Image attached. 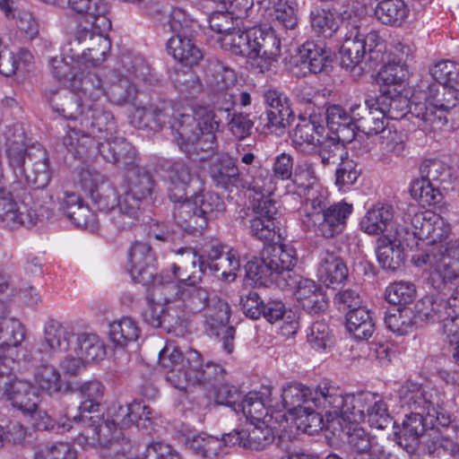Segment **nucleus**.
I'll use <instances>...</instances> for the list:
<instances>
[{"label":"nucleus","mask_w":459,"mask_h":459,"mask_svg":"<svg viewBox=\"0 0 459 459\" xmlns=\"http://www.w3.org/2000/svg\"><path fill=\"white\" fill-rule=\"evenodd\" d=\"M281 400L290 415L308 404L321 409L328 424L359 422L368 415L370 424L383 428L389 420L385 402L378 394H348L329 379L321 380L315 388L300 383L289 384L282 388Z\"/></svg>","instance_id":"f257e3e1"},{"label":"nucleus","mask_w":459,"mask_h":459,"mask_svg":"<svg viewBox=\"0 0 459 459\" xmlns=\"http://www.w3.org/2000/svg\"><path fill=\"white\" fill-rule=\"evenodd\" d=\"M131 124L138 128L158 130L167 122L170 125L175 141L182 152L191 156L213 152L216 148L215 132L221 119L208 107L190 108L191 113L175 109L169 103L140 106L135 103Z\"/></svg>","instance_id":"f03ea898"},{"label":"nucleus","mask_w":459,"mask_h":459,"mask_svg":"<svg viewBox=\"0 0 459 459\" xmlns=\"http://www.w3.org/2000/svg\"><path fill=\"white\" fill-rule=\"evenodd\" d=\"M363 13L361 4L357 1L349 2L340 12L348 30L340 49L342 66L352 70L363 61L371 66L384 62L385 58L409 65L412 56L410 46L398 42L387 54L385 41L379 31L371 30L365 32L359 24Z\"/></svg>","instance_id":"7ed1b4c3"},{"label":"nucleus","mask_w":459,"mask_h":459,"mask_svg":"<svg viewBox=\"0 0 459 459\" xmlns=\"http://www.w3.org/2000/svg\"><path fill=\"white\" fill-rule=\"evenodd\" d=\"M231 13L239 17L238 12L226 10L212 13L209 20L211 29L221 34L218 39L221 47L233 55L247 57L260 73L275 68L281 53L280 39L273 31L231 29Z\"/></svg>","instance_id":"20e7f679"},{"label":"nucleus","mask_w":459,"mask_h":459,"mask_svg":"<svg viewBox=\"0 0 459 459\" xmlns=\"http://www.w3.org/2000/svg\"><path fill=\"white\" fill-rule=\"evenodd\" d=\"M69 119L74 125H68L63 140L64 145L81 160L88 158L91 150L95 147L92 137L97 136V134H105V139L111 136L116 129L113 115L100 104H91L80 110L77 118Z\"/></svg>","instance_id":"39448f33"},{"label":"nucleus","mask_w":459,"mask_h":459,"mask_svg":"<svg viewBox=\"0 0 459 459\" xmlns=\"http://www.w3.org/2000/svg\"><path fill=\"white\" fill-rule=\"evenodd\" d=\"M72 93L66 91H49L47 98L52 109L65 118H77L80 110L97 105L98 101L107 95L99 75L82 68L73 82H69Z\"/></svg>","instance_id":"423d86ee"},{"label":"nucleus","mask_w":459,"mask_h":459,"mask_svg":"<svg viewBox=\"0 0 459 459\" xmlns=\"http://www.w3.org/2000/svg\"><path fill=\"white\" fill-rule=\"evenodd\" d=\"M411 263L429 273V281L437 291L451 294L459 286V247H429L411 256Z\"/></svg>","instance_id":"0eeeda50"},{"label":"nucleus","mask_w":459,"mask_h":459,"mask_svg":"<svg viewBox=\"0 0 459 459\" xmlns=\"http://www.w3.org/2000/svg\"><path fill=\"white\" fill-rule=\"evenodd\" d=\"M9 168L12 171L11 180L22 188L29 186L43 188L50 181L48 157L41 147L32 146L29 149L23 144L11 142L7 148Z\"/></svg>","instance_id":"6e6552de"},{"label":"nucleus","mask_w":459,"mask_h":459,"mask_svg":"<svg viewBox=\"0 0 459 459\" xmlns=\"http://www.w3.org/2000/svg\"><path fill=\"white\" fill-rule=\"evenodd\" d=\"M425 101H418L411 108V115L419 120L418 126L423 131H437L446 124L443 114L459 103L456 87L431 83L425 92Z\"/></svg>","instance_id":"1a4fd4ad"},{"label":"nucleus","mask_w":459,"mask_h":459,"mask_svg":"<svg viewBox=\"0 0 459 459\" xmlns=\"http://www.w3.org/2000/svg\"><path fill=\"white\" fill-rule=\"evenodd\" d=\"M8 181V188L0 187V222L8 229L34 226L43 214L32 207L33 201L28 189Z\"/></svg>","instance_id":"9d476101"},{"label":"nucleus","mask_w":459,"mask_h":459,"mask_svg":"<svg viewBox=\"0 0 459 459\" xmlns=\"http://www.w3.org/2000/svg\"><path fill=\"white\" fill-rule=\"evenodd\" d=\"M127 175V186L120 195L119 217L116 218L121 227H132L138 218L141 203L151 196L155 183L152 175L145 169L131 166Z\"/></svg>","instance_id":"9b49d317"},{"label":"nucleus","mask_w":459,"mask_h":459,"mask_svg":"<svg viewBox=\"0 0 459 459\" xmlns=\"http://www.w3.org/2000/svg\"><path fill=\"white\" fill-rule=\"evenodd\" d=\"M403 219L407 231L403 236L411 238L414 242L416 238L425 239L429 247L456 246L451 239L448 240L451 227L444 218L430 212H419L406 214Z\"/></svg>","instance_id":"f8f14e48"},{"label":"nucleus","mask_w":459,"mask_h":459,"mask_svg":"<svg viewBox=\"0 0 459 459\" xmlns=\"http://www.w3.org/2000/svg\"><path fill=\"white\" fill-rule=\"evenodd\" d=\"M21 347L13 351V356L18 354L17 359H12L8 357V352L2 354L0 359V400L11 402L13 407L19 410L31 411L35 409L37 393L30 383L16 379L12 374L8 366L9 362L19 360Z\"/></svg>","instance_id":"ddd939ff"},{"label":"nucleus","mask_w":459,"mask_h":459,"mask_svg":"<svg viewBox=\"0 0 459 459\" xmlns=\"http://www.w3.org/2000/svg\"><path fill=\"white\" fill-rule=\"evenodd\" d=\"M121 63L126 74H121L117 76V81H114L107 90V96L117 105L130 103L135 106L138 93L135 82L147 81L150 69L143 60L129 55L123 56Z\"/></svg>","instance_id":"4468645a"},{"label":"nucleus","mask_w":459,"mask_h":459,"mask_svg":"<svg viewBox=\"0 0 459 459\" xmlns=\"http://www.w3.org/2000/svg\"><path fill=\"white\" fill-rule=\"evenodd\" d=\"M420 179L413 182L412 192L420 202L434 205L441 202L440 186L450 178V169L439 160H426L420 168Z\"/></svg>","instance_id":"2eb2a0df"},{"label":"nucleus","mask_w":459,"mask_h":459,"mask_svg":"<svg viewBox=\"0 0 459 459\" xmlns=\"http://www.w3.org/2000/svg\"><path fill=\"white\" fill-rule=\"evenodd\" d=\"M398 394L402 407L411 411L412 415L429 420L431 425L438 420V397L436 390L414 382H406L399 388Z\"/></svg>","instance_id":"dca6fc26"},{"label":"nucleus","mask_w":459,"mask_h":459,"mask_svg":"<svg viewBox=\"0 0 459 459\" xmlns=\"http://www.w3.org/2000/svg\"><path fill=\"white\" fill-rule=\"evenodd\" d=\"M453 312L459 313V285L451 294L426 295L414 306L415 319L424 323L443 322Z\"/></svg>","instance_id":"f3484780"},{"label":"nucleus","mask_w":459,"mask_h":459,"mask_svg":"<svg viewBox=\"0 0 459 459\" xmlns=\"http://www.w3.org/2000/svg\"><path fill=\"white\" fill-rule=\"evenodd\" d=\"M237 76L231 68L221 63L211 64L207 70L206 84L220 111L229 112L235 104Z\"/></svg>","instance_id":"a211bd4d"},{"label":"nucleus","mask_w":459,"mask_h":459,"mask_svg":"<svg viewBox=\"0 0 459 459\" xmlns=\"http://www.w3.org/2000/svg\"><path fill=\"white\" fill-rule=\"evenodd\" d=\"M407 231L403 224L396 223L394 233L389 232L377 239V257L380 265L392 272L399 269L404 261V246L412 242L411 238L403 236Z\"/></svg>","instance_id":"6ab92c4d"},{"label":"nucleus","mask_w":459,"mask_h":459,"mask_svg":"<svg viewBox=\"0 0 459 459\" xmlns=\"http://www.w3.org/2000/svg\"><path fill=\"white\" fill-rule=\"evenodd\" d=\"M287 419L281 411L271 415H266L264 421L249 422L246 429H243L246 443L244 447L253 450H262L269 446L282 429L285 428Z\"/></svg>","instance_id":"aec40b11"},{"label":"nucleus","mask_w":459,"mask_h":459,"mask_svg":"<svg viewBox=\"0 0 459 459\" xmlns=\"http://www.w3.org/2000/svg\"><path fill=\"white\" fill-rule=\"evenodd\" d=\"M279 211L273 200H263L255 209V216L250 220V231L253 237L267 243L283 238L278 220Z\"/></svg>","instance_id":"412c9836"},{"label":"nucleus","mask_w":459,"mask_h":459,"mask_svg":"<svg viewBox=\"0 0 459 459\" xmlns=\"http://www.w3.org/2000/svg\"><path fill=\"white\" fill-rule=\"evenodd\" d=\"M264 98L266 104L265 118L262 117L264 126L271 134L282 135L293 117L290 100L284 93L272 89L264 92Z\"/></svg>","instance_id":"4be33fe9"},{"label":"nucleus","mask_w":459,"mask_h":459,"mask_svg":"<svg viewBox=\"0 0 459 459\" xmlns=\"http://www.w3.org/2000/svg\"><path fill=\"white\" fill-rule=\"evenodd\" d=\"M351 212L352 205L339 203L329 206L323 213H315L311 221L302 219V221L307 227H312L316 235L330 238L343 230Z\"/></svg>","instance_id":"5701e85b"},{"label":"nucleus","mask_w":459,"mask_h":459,"mask_svg":"<svg viewBox=\"0 0 459 459\" xmlns=\"http://www.w3.org/2000/svg\"><path fill=\"white\" fill-rule=\"evenodd\" d=\"M107 418L118 429H128L135 425L139 429H147L152 424V409L140 403L127 404L112 403L107 410Z\"/></svg>","instance_id":"b1692460"},{"label":"nucleus","mask_w":459,"mask_h":459,"mask_svg":"<svg viewBox=\"0 0 459 459\" xmlns=\"http://www.w3.org/2000/svg\"><path fill=\"white\" fill-rule=\"evenodd\" d=\"M186 359L188 365L186 370V386L199 385L204 387H216L223 379L224 368L211 361L204 364L197 351H187Z\"/></svg>","instance_id":"393cba45"},{"label":"nucleus","mask_w":459,"mask_h":459,"mask_svg":"<svg viewBox=\"0 0 459 459\" xmlns=\"http://www.w3.org/2000/svg\"><path fill=\"white\" fill-rule=\"evenodd\" d=\"M176 261L171 265V273L175 280L185 286L199 283L205 271L204 256L189 247L179 248L176 252Z\"/></svg>","instance_id":"a878e982"},{"label":"nucleus","mask_w":459,"mask_h":459,"mask_svg":"<svg viewBox=\"0 0 459 459\" xmlns=\"http://www.w3.org/2000/svg\"><path fill=\"white\" fill-rule=\"evenodd\" d=\"M262 262L264 264L272 281L279 278L287 282L291 278V271L297 264L296 251L289 246H268L261 252Z\"/></svg>","instance_id":"bb28decb"},{"label":"nucleus","mask_w":459,"mask_h":459,"mask_svg":"<svg viewBox=\"0 0 459 459\" xmlns=\"http://www.w3.org/2000/svg\"><path fill=\"white\" fill-rule=\"evenodd\" d=\"M286 285L294 289L293 294L300 306L309 314H319L328 307V299L322 288L313 280L301 276L291 277Z\"/></svg>","instance_id":"cd10ccee"},{"label":"nucleus","mask_w":459,"mask_h":459,"mask_svg":"<svg viewBox=\"0 0 459 459\" xmlns=\"http://www.w3.org/2000/svg\"><path fill=\"white\" fill-rule=\"evenodd\" d=\"M186 352L185 354L171 342H168L159 352V363L164 370L166 380L178 390L186 389V370L187 369Z\"/></svg>","instance_id":"c85d7f7f"},{"label":"nucleus","mask_w":459,"mask_h":459,"mask_svg":"<svg viewBox=\"0 0 459 459\" xmlns=\"http://www.w3.org/2000/svg\"><path fill=\"white\" fill-rule=\"evenodd\" d=\"M209 174L213 185L224 190L231 192L246 186L234 159L228 153H221L212 160Z\"/></svg>","instance_id":"c756f323"},{"label":"nucleus","mask_w":459,"mask_h":459,"mask_svg":"<svg viewBox=\"0 0 459 459\" xmlns=\"http://www.w3.org/2000/svg\"><path fill=\"white\" fill-rule=\"evenodd\" d=\"M128 260V270L134 281L151 284L156 272V259L151 247L144 242H135L130 248Z\"/></svg>","instance_id":"7c9ffc66"},{"label":"nucleus","mask_w":459,"mask_h":459,"mask_svg":"<svg viewBox=\"0 0 459 459\" xmlns=\"http://www.w3.org/2000/svg\"><path fill=\"white\" fill-rule=\"evenodd\" d=\"M9 307L4 300L0 299V348L10 352V358L15 359L18 354L13 356V351L22 346L25 339L26 329L16 318L9 316Z\"/></svg>","instance_id":"2f4dec72"},{"label":"nucleus","mask_w":459,"mask_h":459,"mask_svg":"<svg viewBox=\"0 0 459 459\" xmlns=\"http://www.w3.org/2000/svg\"><path fill=\"white\" fill-rule=\"evenodd\" d=\"M73 420L82 421L87 425L82 436L88 446H106L117 437L116 434L118 429L108 418L104 420L99 415H74Z\"/></svg>","instance_id":"473e14b6"},{"label":"nucleus","mask_w":459,"mask_h":459,"mask_svg":"<svg viewBox=\"0 0 459 459\" xmlns=\"http://www.w3.org/2000/svg\"><path fill=\"white\" fill-rule=\"evenodd\" d=\"M70 8L82 15L91 29L108 31L111 22L108 17V4L103 0H68Z\"/></svg>","instance_id":"72a5a7b5"},{"label":"nucleus","mask_w":459,"mask_h":459,"mask_svg":"<svg viewBox=\"0 0 459 459\" xmlns=\"http://www.w3.org/2000/svg\"><path fill=\"white\" fill-rule=\"evenodd\" d=\"M91 30L92 31L83 29L79 32L80 39L89 37V45L86 50L78 56L85 68L100 65L105 60L111 48L110 40L106 37L108 31H100L99 29Z\"/></svg>","instance_id":"f704fd0d"},{"label":"nucleus","mask_w":459,"mask_h":459,"mask_svg":"<svg viewBox=\"0 0 459 459\" xmlns=\"http://www.w3.org/2000/svg\"><path fill=\"white\" fill-rule=\"evenodd\" d=\"M394 208L389 204H377L370 208L360 221V229L368 235L394 233Z\"/></svg>","instance_id":"c9c22d12"},{"label":"nucleus","mask_w":459,"mask_h":459,"mask_svg":"<svg viewBox=\"0 0 459 459\" xmlns=\"http://www.w3.org/2000/svg\"><path fill=\"white\" fill-rule=\"evenodd\" d=\"M325 132V127L310 118L300 117L291 134V142L300 152L314 153Z\"/></svg>","instance_id":"e433bc0d"},{"label":"nucleus","mask_w":459,"mask_h":459,"mask_svg":"<svg viewBox=\"0 0 459 459\" xmlns=\"http://www.w3.org/2000/svg\"><path fill=\"white\" fill-rule=\"evenodd\" d=\"M99 152L108 162L120 164L125 169L134 165L135 150L130 143L122 137L105 138L97 145Z\"/></svg>","instance_id":"4c0bfd02"},{"label":"nucleus","mask_w":459,"mask_h":459,"mask_svg":"<svg viewBox=\"0 0 459 459\" xmlns=\"http://www.w3.org/2000/svg\"><path fill=\"white\" fill-rule=\"evenodd\" d=\"M317 276L327 287L334 288L347 278L348 269L340 256L324 249L319 255Z\"/></svg>","instance_id":"58836bf2"},{"label":"nucleus","mask_w":459,"mask_h":459,"mask_svg":"<svg viewBox=\"0 0 459 459\" xmlns=\"http://www.w3.org/2000/svg\"><path fill=\"white\" fill-rule=\"evenodd\" d=\"M74 336L71 326L55 319H48L44 325L45 351L51 355L67 351Z\"/></svg>","instance_id":"ea45409f"},{"label":"nucleus","mask_w":459,"mask_h":459,"mask_svg":"<svg viewBox=\"0 0 459 459\" xmlns=\"http://www.w3.org/2000/svg\"><path fill=\"white\" fill-rule=\"evenodd\" d=\"M374 101L377 109H380L386 118L394 120L403 118L409 111L411 113V108L417 103L414 100L411 101L395 90H382Z\"/></svg>","instance_id":"a19ab883"},{"label":"nucleus","mask_w":459,"mask_h":459,"mask_svg":"<svg viewBox=\"0 0 459 459\" xmlns=\"http://www.w3.org/2000/svg\"><path fill=\"white\" fill-rule=\"evenodd\" d=\"M195 179L188 166L182 161H175L169 170V197L174 203L188 200L190 184Z\"/></svg>","instance_id":"79ce46f5"},{"label":"nucleus","mask_w":459,"mask_h":459,"mask_svg":"<svg viewBox=\"0 0 459 459\" xmlns=\"http://www.w3.org/2000/svg\"><path fill=\"white\" fill-rule=\"evenodd\" d=\"M173 218L178 227L192 234H201L206 229V221L198 214L192 198L174 204Z\"/></svg>","instance_id":"37998d69"},{"label":"nucleus","mask_w":459,"mask_h":459,"mask_svg":"<svg viewBox=\"0 0 459 459\" xmlns=\"http://www.w3.org/2000/svg\"><path fill=\"white\" fill-rule=\"evenodd\" d=\"M185 444L193 454L203 458L213 459L227 454L225 441L206 433L187 436Z\"/></svg>","instance_id":"c03bdc74"},{"label":"nucleus","mask_w":459,"mask_h":459,"mask_svg":"<svg viewBox=\"0 0 459 459\" xmlns=\"http://www.w3.org/2000/svg\"><path fill=\"white\" fill-rule=\"evenodd\" d=\"M269 393L268 389H265V392H249L241 399L240 403H238V407H235V412H241L249 422L264 421L266 415L275 412H269L266 407Z\"/></svg>","instance_id":"a18cd8bd"},{"label":"nucleus","mask_w":459,"mask_h":459,"mask_svg":"<svg viewBox=\"0 0 459 459\" xmlns=\"http://www.w3.org/2000/svg\"><path fill=\"white\" fill-rule=\"evenodd\" d=\"M250 179H245V185L240 188H247L258 197V204L263 200H270L271 196L277 189V180L273 174L265 168L252 167L247 170Z\"/></svg>","instance_id":"49530a36"},{"label":"nucleus","mask_w":459,"mask_h":459,"mask_svg":"<svg viewBox=\"0 0 459 459\" xmlns=\"http://www.w3.org/2000/svg\"><path fill=\"white\" fill-rule=\"evenodd\" d=\"M299 56L311 73H321L330 65L331 51L322 41H307L299 48Z\"/></svg>","instance_id":"de8ad7c7"},{"label":"nucleus","mask_w":459,"mask_h":459,"mask_svg":"<svg viewBox=\"0 0 459 459\" xmlns=\"http://www.w3.org/2000/svg\"><path fill=\"white\" fill-rule=\"evenodd\" d=\"M318 186L314 165L307 160L299 162L286 185L288 194L303 197Z\"/></svg>","instance_id":"09e8293b"},{"label":"nucleus","mask_w":459,"mask_h":459,"mask_svg":"<svg viewBox=\"0 0 459 459\" xmlns=\"http://www.w3.org/2000/svg\"><path fill=\"white\" fill-rule=\"evenodd\" d=\"M429 420L410 413L403 421L402 429L397 436V444L408 454H413L419 445L420 437L425 432Z\"/></svg>","instance_id":"8fccbe9b"},{"label":"nucleus","mask_w":459,"mask_h":459,"mask_svg":"<svg viewBox=\"0 0 459 459\" xmlns=\"http://www.w3.org/2000/svg\"><path fill=\"white\" fill-rule=\"evenodd\" d=\"M409 12L403 0H381L374 9V16L382 24L399 27L406 21Z\"/></svg>","instance_id":"3c124183"},{"label":"nucleus","mask_w":459,"mask_h":459,"mask_svg":"<svg viewBox=\"0 0 459 459\" xmlns=\"http://www.w3.org/2000/svg\"><path fill=\"white\" fill-rule=\"evenodd\" d=\"M346 327L357 340H368L375 332V321L365 307L351 309L346 315Z\"/></svg>","instance_id":"603ef678"},{"label":"nucleus","mask_w":459,"mask_h":459,"mask_svg":"<svg viewBox=\"0 0 459 459\" xmlns=\"http://www.w3.org/2000/svg\"><path fill=\"white\" fill-rule=\"evenodd\" d=\"M190 36H173L167 43L169 54L186 65L197 64L203 56L201 50L193 43Z\"/></svg>","instance_id":"864d4df0"},{"label":"nucleus","mask_w":459,"mask_h":459,"mask_svg":"<svg viewBox=\"0 0 459 459\" xmlns=\"http://www.w3.org/2000/svg\"><path fill=\"white\" fill-rule=\"evenodd\" d=\"M161 328L176 336H183L188 331V316L178 299L171 304L163 305Z\"/></svg>","instance_id":"5fc2aeb1"},{"label":"nucleus","mask_w":459,"mask_h":459,"mask_svg":"<svg viewBox=\"0 0 459 459\" xmlns=\"http://www.w3.org/2000/svg\"><path fill=\"white\" fill-rule=\"evenodd\" d=\"M74 351L76 356H82L88 363L102 359L106 355L103 342L97 334L91 333H79Z\"/></svg>","instance_id":"6e6d98bb"},{"label":"nucleus","mask_w":459,"mask_h":459,"mask_svg":"<svg viewBox=\"0 0 459 459\" xmlns=\"http://www.w3.org/2000/svg\"><path fill=\"white\" fill-rule=\"evenodd\" d=\"M91 200L100 212L110 214V221L118 230H127L131 228L121 227L117 221L116 218L120 215V195H117L116 190L110 183L102 186V189L99 190L98 193L91 197ZM122 213H124L123 211H121V214Z\"/></svg>","instance_id":"4d7b16f0"},{"label":"nucleus","mask_w":459,"mask_h":459,"mask_svg":"<svg viewBox=\"0 0 459 459\" xmlns=\"http://www.w3.org/2000/svg\"><path fill=\"white\" fill-rule=\"evenodd\" d=\"M51 74L58 81L69 88V82H73L82 71L83 65L82 60L77 56L65 57L56 56L49 60Z\"/></svg>","instance_id":"13d9d810"},{"label":"nucleus","mask_w":459,"mask_h":459,"mask_svg":"<svg viewBox=\"0 0 459 459\" xmlns=\"http://www.w3.org/2000/svg\"><path fill=\"white\" fill-rule=\"evenodd\" d=\"M365 103L369 110L356 124V128L368 135L384 133L388 129L385 116L377 109L374 99H367Z\"/></svg>","instance_id":"bf43d9fd"},{"label":"nucleus","mask_w":459,"mask_h":459,"mask_svg":"<svg viewBox=\"0 0 459 459\" xmlns=\"http://www.w3.org/2000/svg\"><path fill=\"white\" fill-rule=\"evenodd\" d=\"M110 340L117 346H126L138 339L140 329L131 317H123L109 325Z\"/></svg>","instance_id":"052dcab7"},{"label":"nucleus","mask_w":459,"mask_h":459,"mask_svg":"<svg viewBox=\"0 0 459 459\" xmlns=\"http://www.w3.org/2000/svg\"><path fill=\"white\" fill-rule=\"evenodd\" d=\"M34 382L39 389L49 395L57 394L62 389L61 374L53 365L39 366L34 372Z\"/></svg>","instance_id":"680f3d73"},{"label":"nucleus","mask_w":459,"mask_h":459,"mask_svg":"<svg viewBox=\"0 0 459 459\" xmlns=\"http://www.w3.org/2000/svg\"><path fill=\"white\" fill-rule=\"evenodd\" d=\"M326 122L332 130L339 134V137H354V124L348 112L340 105H331L327 108Z\"/></svg>","instance_id":"e2e57ef3"},{"label":"nucleus","mask_w":459,"mask_h":459,"mask_svg":"<svg viewBox=\"0 0 459 459\" xmlns=\"http://www.w3.org/2000/svg\"><path fill=\"white\" fill-rule=\"evenodd\" d=\"M82 402L78 407L80 415L98 411L104 394V385L98 380L82 384L80 387Z\"/></svg>","instance_id":"0e129e2a"},{"label":"nucleus","mask_w":459,"mask_h":459,"mask_svg":"<svg viewBox=\"0 0 459 459\" xmlns=\"http://www.w3.org/2000/svg\"><path fill=\"white\" fill-rule=\"evenodd\" d=\"M316 409L312 404L297 409L298 411L291 416L298 429L313 435L323 429L324 417L316 412Z\"/></svg>","instance_id":"69168bd1"},{"label":"nucleus","mask_w":459,"mask_h":459,"mask_svg":"<svg viewBox=\"0 0 459 459\" xmlns=\"http://www.w3.org/2000/svg\"><path fill=\"white\" fill-rule=\"evenodd\" d=\"M386 327L398 335L408 334L413 330L412 312L406 307H394L389 309L385 316Z\"/></svg>","instance_id":"338daca9"},{"label":"nucleus","mask_w":459,"mask_h":459,"mask_svg":"<svg viewBox=\"0 0 459 459\" xmlns=\"http://www.w3.org/2000/svg\"><path fill=\"white\" fill-rule=\"evenodd\" d=\"M209 292L204 288L186 286L182 289L178 301L182 302V307L189 316L190 314H195L204 310L209 304Z\"/></svg>","instance_id":"774afa93"}]
</instances>
